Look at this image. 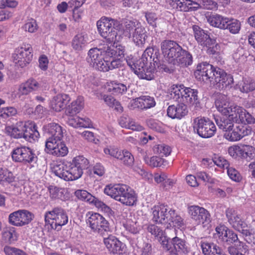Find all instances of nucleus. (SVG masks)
Here are the masks:
<instances>
[{
  "instance_id": "obj_19",
  "label": "nucleus",
  "mask_w": 255,
  "mask_h": 255,
  "mask_svg": "<svg viewBox=\"0 0 255 255\" xmlns=\"http://www.w3.org/2000/svg\"><path fill=\"white\" fill-rule=\"evenodd\" d=\"M188 209L191 218L197 224H208L210 222V214L205 208L198 206H191Z\"/></svg>"
},
{
  "instance_id": "obj_30",
  "label": "nucleus",
  "mask_w": 255,
  "mask_h": 255,
  "mask_svg": "<svg viewBox=\"0 0 255 255\" xmlns=\"http://www.w3.org/2000/svg\"><path fill=\"white\" fill-rule=\"evenodd\" d=\"M248 131L247 128L243 126H237L233 128L231 131L225 132V137L231 141H238L247 135Z\"/></svg>"
},
{
  "instance_id": "obj_16",
  "label": "nucleus",
  "mask_w": 255,
  "mask_h": 255,
  "mask_svg": "<svg viewBox=\"0 0 255 255\" xmlns=\"http://www.w3.org/2000/svg\"><path fill=\"white\" fill-rule=\"evenodd\" d=\"M88 214L87 224L93 232L102 233L110 230L109 223L102 215L98 213L88 212Z\"/></svg>"
},
{
  "instance_id": "obj_60",
  "label": "nucleus",
  "mask_w": 255,
  "mask_h": 255,
  "mask_svg": "<svg viewBox=\"0 0 255 255\" xmlns=\"http://www.w3.org/2000/svg\"><path fill=\"white\" fill-rule=\"evenodd\" d=\"M125 227L127 231L133 234H136L139 233V229L137 227L136 222L128 220L125 225Z\"/></svg>"
},
{
  "instance_id": "obj_55",
  "label": "nucleus",
  "mask_w": 255,
  "mask_h": 255,
  "mask_svg": "<svg viewBox=\"0 0 255 255\" xmlns=\"http://www.w3.org/2000/svg\"><path fill=\"white\" fill-rule=\"evenodd\" d=\"M154 152L162 155H169L171 151V148L165 144H158L154 147Z\"/></svg>"
},
{
  "instance_id": "obj_40",
  "label": "nucleus",
  "mask_w": 255,
  "mask_h": 255,
  "mask_svg": "<svg viewBox=\"0 0 255 255\" xmlns=\"http://www.w3.org/2000/svg\"><path fill=\"white\" fill-rule=\"evenodd\" d=\"M245 113V110L242 107L238 106L236 105H234V107H232V109L231 110L230 113L228 116L232 120L236 123H239L241 122V119H243V116Z\"/></svg>"
},
{
  "instance_id": "obj_1",
  "label": "nucleus",
  "mask_w": 255,
  "mask_h": 255,
  "mask_svg": "<svg viewBox=\"0 0 255 255\" xmlns=\"http://www.w3.org/2000/svg\"><path fill=\"white\" fill-rule=\"evenodd\" d=\"M43 129L45 133L49 134L45 141V152L56 157L67 155L68 148L63 140L62 127L57 124L52 123L44 126Z\"/></svg>"
},
{
  "instance_id": "obj_57",
  "label": "nucleus",
  "mask_w": 255,
  "mask_h": 255,
  "mask_svg": "<svg viewBox=\"0 0 255 255\" xmlns=\"http://www.w3.org/2000/svg\"><path fill=\"white\" fill-rule=\"evenodd\" d=\"M239 232L244 236L245 240L248 243L255 245V238L247 228H243Z\"/></svg>"
},
{
  "instance_id": "obj_17",
  "label": "nucleus",
  "mask_w": 255,
  "mask_h": 255,
  "mask_svg": "<svg viewBox=\"0 0 255 255\" xmlns=\"http://www.w3.org/2000/svg\"><path fill=\"white\" fill-rule=\"evenodd\" d=\"M33 215L26 210H19L10 213L8 216V223L13 226L22 227L28 224L32 220Z\"/></svg>"
},
{
  "instance_id": "obj_13",
  "label": "nucleus",
  "mask_w": 255,
  "mask_h": 255,
  "mask_svg": "<svg viewBox=\"0 0 255 255\" xmlns=\"http://www.w3.org/2000/svg\"><path fill=\"white\" fill-rule=\"evenodd\" d=\"M194 129L203 138H210L214 135L216 127L214 123L208 118H197L194 120Z\"/></svg>"
},
{
  "instance_id": "obj_51",
  "label": "nucleus",
  "mask_w": 255,
  "mask_h": 255,
  "mask_svg": "<svg viewBox=\"0 0 255 255\" xmlns=\"http://www.w3.org/2000/svg\"><path fill=\"white\" fill-rule=\"evenodd\" d=\"M90 203L94 204L97 208L106 213L110 214L112 211L110 207L95 197Z\"/></svg>"
},
{
  "instance_id": "obj_62",
  "label": "nucleus",
  "mask_w": 255,
  "mask_h": 255,
  "mask_svg": "<svg viewBox=\"0 0 255 255\" xmlns=\"http://www.w3.org/2000/svg\"><path fill=\"white\" fill-rule=\"evenodd\" d=\"M163 162V158L159 156H153L150 158L149 161L147 162V165L151 167H157L161 166Z\"/></svg>"
},
{
  "instance_id": "obj_14",
  "label": "nucleus",
  "mask_w": 255,
  "mask_h": 255,
  "mask_svg": "<svg viewBox=\"0 0 255 255\" xmlns=\"http://www.w3.org/2000/svg\"><path fill=\"white\" fill-rule=\"evenodd\" d=\"M14 61L18 66L23 68L32 61L33 49L30 44L23 43L16 48L13 55Z\"/></svg>"
},
{
  "instance_id": "obj_12",
  "label": "nucleus",
  "mask_w": 255,
  "mask_h": 255,
  "mask_svg": "<svg viewBox=\"0 0 255 255\" xmlns=\"http://www.w3.org/2000/svg\"><path fill=\"white\" fill-rule=\"evenodd\" d=\"M11 156L13 161L24 165L35 162L37 159L33 149L23 145L14 148L11 151Z\"/></svg>"
},
{
  "instance_id": "obj_26",
  "label": "nucleus",
  "mask_w": 255,
  "mask_h": 255,
  "mask_svg": "<svg viewBox=\"0 0 255 255\" xmlns=\"http://www.w3.org/2000/svg\"><path fill=\"white\" fill-rule=\"evenodd\" d=\"M176 105L169 106L167 109V115L172 119H180L188 113L187 107L184 102H179Z\"/></svg>"
},
{
  "instance_id": "obj_31",
  "label": "nucleus",
  "mask_w": 255,
  "mask_h": 255,
  "mask_svg": "<svg viewBox=\"0 0 255 255\" xmlns=\"http://www.w3.org/2000/svg\"><path fill=\"white\" fill-rule=\"evenodd\" d=\"M243 93H248L255 90V80L251 77H244L235 86Z\"/></svg>"
},
{
  "instance_id": "obj_2",
  "label": "nucleus",
  "mask_w": 255,
  "mask_h": 255,
  "mask_svg": "<svg viewBox=\"0 0 255 255\" xmlns=\"http://www.w3.org/2000/svg\"><path fill=\"white\" fill-rule=\"evenodd\" d=\"M161 51L165 60L169 64L188 67L193 62L192 55L175 41L164 40L160 44Z\"/></svg>"
},
{
  "instance_id": "obj_9",
  "label": "nucleus",
  "mask_w": 255,
  "mask_h": 255,
  "mask_svg": "<svg viewBox=\"0 0 255 255\" xmlns=\"http://www.w3.org/2000/svg\"><path fill=\"white\" fill-rule=\"evenodd\" d=\"M196 90L185 88L183 85L173 86L170 91V98L178 102L185 104H196L198 99Z\"/></svg>"
},
{
  "instance_id": "obj_6",
  "label": "nucleus",
  "mask_w": 255,
  "mask_h": 255,
  "mask_svg": "<svg viewBox=\"0 0 255 255\" xmlns=\"http://www.w3.org/2000/svg\"><path fill=\"white\" fill-rule=\"evenodd\" d=\"M7 131L13 138H24L31 142L37 140L40 136L37 127L33 122L20 123L15 126L8 127Z\"/></svg>"
},
{
  "instance_id": "obj_33",
  "label": "nucleus",
  "mask_w": 255,
  "mask_h": 255,
  "mask_svg": "<svg viewBox=\"0 0 255 255\" xmlns=\"http://www.w3.org/2000/svg\"><path fill=\"white\" fill-rule=\"evenodd\" d=\"M67 123L71 127L75 128H90L91 125V120L89 118H81L78 116H69Z\"/></svg>"
},
{
  "instance_id": "obj_27",
  "label": "nucleus",
  "mask_w": 255,
  "mask_h": 255,
  "mask_svg": "<svg viewBox=\"0 0 255 255\" xmlns=\"http://www.w3.org/2000/svg\"><path fill=\"white\" fill-rule=\"evenodd\" d=\"M40 86V84L36 80L30 78L19 86L17 93L18 97L26 95L30 92L37 91L39 89Z\"/></svg>"
},
{
  "instance_id": "obj_50",
  "label": "nucleus",
  "mask_w": 255,
  "mask_h": 255,
  "mask_svg": "<svg viewBox=\"0 0 255 255\" xmlns=\"http://www.w3.org/2000/svg\"><path fill=\"white\" fill-rule=\"evenodd\" d=\"M73 164L81 168L82 170L88 167L89 162L83 156H77L73 158L72 162Z\"/></svg>"
},
{
  "instance_id": "obj_49",
  "label": "nucleus",
  "mask_w": 255,
  "mask_h": 255,
  "mask_svg": "<svg viewBox=\"0 0 255 255\" xmlns=\"http://www.w3.org/2000/svg\"><path fill=\"white\" fill-rule=\"evenodd\" d=\"M225 25V29H229L230 32L233 34L238 33L241 28V23L237 19H229L228 18V21H227Z\"/></svg>"
},
{
  "instance_id": "obj_54",
  "label": "nucleus",
  "mask_w": 255,
  "mask_h": 255,
  "mask_svg": "<svg viewBox=\"0 0 255 255\" xmlns=\"http://www.w3.org/2000/svg\"><path fill=\"white\" fill-rule=\"evenodd\" d=\"M170 226H173L179 228L184 226V220L176 212V211L173 216V218H171V221L169 224Z\"/></svg>"
},
{
  "instance_id": "obj_23",
  "label": "nucleus",
  "mask_w": 255,
  "mask_h": 255,
  "mask_svg": "<svg viewBox=\"0 0 255 255\" xmlns=\"http://www.w3.org/2000/svg\"><path fill=\"white\" fill-rule=\"evenodd\" d=\"M226 214L230 224L236 230L239 231L243 228L248 227L246 223L241 219L240 216L234 209L228 208Z\"/></svg>"
},
{
  "instance_id": "obj_48",
  "label": "nucleus",
  "mask_w": 255,
  "mask_h": 255,
  "mask_svg": "<svg viewBox=\"0 0 255 255\" xmlns=\"http://www.w3.org/2000/svg\"><path fill=\"white\" fill-rule=\"evenodd\" d=\"M155 65L148 64L145 67L144 70L139 76V78L147 80H151L154 77Z\"/></svg>"
},
{
  "instance_id": "obj_22",
  "label": "nucleus",
  "mask_w": 255,
  "mask_h": 255,
  "mask_svg": "<svg viewBox=\"0 0 255 255\" xmlns=\"http://www.w3.org/2000/svg\"><path fill=\"white\" fill-rule=\"evenodd\" d=\"M192 28L195 38L201 46H209L214 42V39L210 37L208 31L196 25H193Z\"/></svg>"
},
{
  "instance_id": "obj_35",
  "label": "nucleus",
  "mask_w": 255,
  "mask_h": 255,
  "mask_svg": "<svg viewBox=\"0 0 255 255\" xmlns=\"http://www.w3.org/2000/svg\"><path fill=\"white\" fill-rule=\"evenodd\" d=\"M132 37L133 42L136 45L140 47L143 46L147 37L145 29L142 26H138L132 32Z\"/></svg>"
},
{
  "instance_id": "obj_28",
  "label": "nucleus",
  "mask_w": 255,
  "mask_h": 255,
  "mask_svg": "<svg viewBox=\"0 0 255 255\" xmlns=\"http://www.w3.org/2000/svg\"><path fill=\"white\" fill-rule=\"evenodd\" d=\"M69 101L70 98L67 95L58 94L53 98L50 102V106L56 112H60L66 107Z\"/></svg>"
},
{
  "instance_id": "obj_5",
  "label": "nucleus",
  "mask_w": 255,
  "mask_h": 255,
  "mask_svg": "<svg viewBox=\"0 0 255 255\" xmlns=\"http://www.w3.org/2000/svg\"><path fill=\"white\" fill-rule=\"evenodd\" d=\"M125 47L121 45L114 43L106 44L101 48H94L89 50L87 61L94 67V64H98L104 58L116 57L124 54Z\"/></svg>"
},
{
  "instance_id": "obj_4",
  "label": "nucleus",
  "mask_w": 255,
  "mask_h": 255,
  "mask_svg": "<svg viewBox=\"0 0 255 255\" xmlns=\"http://www.w3.org/2000/svg\"><path fill=\"white\" fill-rule=\"evenodd\" d=\"M104 192L126 206H132L137 201V195L135 191L125 184L106 186Z\"/></svg>"
},
{
  "instance_id": "obj_11",
  "label": "nucleus",
  "mask_w": 255,
  "mask_h": 255,
  "mask_svg": "<svg viewBox=\"0 0 255 255\" xmlns=\"http://www.w3.org/2000/svg\"><path fill=\"white\" fill-rule=\"evenodd\" d=\"M45 221L52 229L59 231L68 223V217L64 209L57 207L46 213Z\"/></svg>"
},
{
  "instance_id": "obj_18",
  "label": "nucleus",
  "mask_w": 255,
  "mask_h": 255,
  "mask_svg": "<svg viewBox=\"0 0 255 255\" xmlns=\"http://www.w3.org/2000/svg\"><path fill=\"white\" fill-rule=\"evenodd\" d=\"M122 75L124 76H125L128 79H125L123 83L115 81L111 82L110 85H109L108 91L113 94H125L132 85V81L130 78L131 73L125 69L122 70Z\"/></svg>"
},
{
  "instance_id": "obj_64",
  "label": "nucleus",
  "mask_w": 255,
  "mask_h": 255,
  "mask_svg": "<svg viewBox=\"0 0 255 255\" xmlns=\"http://www.w3.org/2000/svg\"><path fill=\"white\" fill-rule=\"evenodd\" d=\"M23 28L25 31L33 33L37 30V24L36 21L32 19L24 24Z\"/></svg>"
},
{
  "instance_id": "obj_45",
  "label": "nucleus",
  "mask_w": 255,
  "mask_h": 255,
  "mask_svg": "<svg viewBox=\"0 0 255 255\" xmlns=\"http://www.w3.org/2000/svg\"><path fill=\"white\" fill-rule=\"evenodd\" d=\"M255 148L249 145H244L241 147L240 156L247 160H251L254 156Z\"/></svg>"
},
{
  "instance_id": "obj_21",
  "label": "nucleus",
  "mask_w": 255,
  "mask_h": 255,
  "mask_svg": "<svg viewBox=\"0 0 255 255\" xmlns=\"http://www.w3.org/2000/svg\"><path fill=\"white\" fill-rule=\"evenodd\" d=\"M215 231V235H217L222 241L228 244L235 243L238 240L237 235L224 225L217 226Z\"/></svg>"
},
{
  "instance_id": "obj_15",
  "label": "nucleus",
  "mask_w": 255,
  "mask_h": 255,
  "mask_svg": "<svg viewBox=\"0 0 255 255\" xmlns=\"http://www.w3.org/2000/svg\"><path fill=\"white\" fill-rule=\"evenodd\" d=\"M162 248L173 254H186L188 252V246L185 240L177 236L170 239H164Z\"/></svg>"
},
{
  "instance_id": "obj_46",
  "label": "nucleus",
  "mask_w": 255,
  "mask_h": 255,
  "mask_svg": "<svg viewBox=\"0 0 255 255\" xmlns=\"http://www.w3.org/2000/svg\"><path fill=\"white\" fill-rule=\"evenodd\" d=\"M105 103L110 107L114 108L119 112L123 111V107L120 103L117 101L113 97L104 95L102 97Z\"/></svg>"
},
{
  "instance_id": "obj_29",
  "label": "nucleus",
  "mask_w": 255,
  "mask_h": 255,
  "mask_svg": "<svg viewBox=\"0 0 255 255\" xmlns=\"http://www.w3.org/2000/svg\"><path fill=\"white\" fill-rule=\"evenodd\" d=\"M199 246L204 255H220L221 254V249L218 246L205 239H201Z\"/></svg>"
},
{
  "instance_id": "obj_3",
  "label": "nucleus",
  "mask_w": 255,
  "mask_h": 255,
  "mask_svg": "<svg viewBox=\"0 0 255 255\" xmlns=\"http://www.w3.org/2000/svg\"><path fill=\"white\" fill-rule=\"evenodd\" d=\"M196 78L205 83L212 82L219 84L222 88L227 87L233 83V76L227 74L224 70L214 67L207 62L198 64L194 73Z\"/></svg>"
},
{
  "instance_id": "obj_42",
  "label": "nucleus",
  "mask_w": 255,
  "mask_h": 255,
  "mask_svg": "<svg viewBox=\"0 0 255 255\" xmlns=\"http://www.w3.org/2000/svg\"><path fill=\"white\" fill-rule=\"evenodd\" d=\"M13 173L6 169L0 168V184L6 185L14 181Z\"/></svg>"
},
{
  "instance_id": "obj_37",
  "label": "nucleus",
  "mask_w": 255,
  "mask_h": 255,
  "mask_svg": "<svg viewBox=\"0 0 255 255\" xmlns=\"http://www.w3.org/2000/svg\"><path fill=\"white\" fill-rule=\"evenodd\" d=\"M147 231L151 233V235L154 236L155 237L158 238L159 242L160 243L162 246V241L165 239H167V237L165 236V233L160 227L157 226L149 224L146 225Z\"/></svg>"
},
{
  "instance_id": "obj_10",
  "label": "nucleus",
  "mask_w": 255,
  "mask_h": 255,
  "mask_svg": "<svg viewBox=\"0 0 255 255\" xmlns=\"http://www.w3.org/2000/svg\"><path fill=\"white\" fill-rule=\"evenodd\" d=\"M169 4L173 8L180 11H188L192 9L191 5H196L194 8H198L201 5L204 8L212 9L216 7L217 3L212 0H197V2L192 0H168Z\"/></svg>"
},
{
  "instance_id": "obj_38",
  "label": "nucleus",
  "mask_w": 255,
  "mask_h": 255,
  "mask_svg": "<svg viewBox=\"0 0 255 255\" xmlns=\"http://www.w3.org/2000/svg\"><path fill=\"white\" fill-rule=\"evenodd\" d=\"M141 58L151 65V64L155 65V64L157 65L158 61L157 52L154 53V49L151 47H147L145 50Z\"/></svg>"
},
{
  "instance_id": "obj_52",
  "label": "nucleus",
  "mask_w": 255,
  "mask_h": 255,
  "mask_svg": "<svg viewBox=\"0 0 255 255\" xmlns=\"http://www.w3.org/2000/svg\"><path fill=\"white\" fill-rule=\"evenodd\" d=\"M75 196L80 200L91 202L94 196L86 190H78L75 192Z\"/></svg>"
},
{
  "instance_id": "obj_44",
  "label": "nucleus",
  "mask_w": 255,
  "mask_h": 255,
  "mask_svg": "<svg viewBox=\"0 0 255 255\" xmlns=\"http://www.w3.org/2000/svg\"><path fill=\"white\" fill-rule=\"evenodd\" d=\"M84 107V99L82 97H79L72 102L69 106L68 113L70 115H74L79 113Z\"/></svg>"
},
{
  "instance_id": "obj_7",
  "label": "nucleus",
  "mask_w": 255,
  "mask_h": 255,
  "mask_svg": "<svg viewBox=\"0 0 255 255\" xmlns=\"http://www.w3.org/2000/svg\"><path fill=\"white\" fill-rule=\"evenodd\" d=\"M100 35L106 39L109 44L119 41L118 30L121 28L120 22L116 20L107 17H102L97 22Z\"/></svg>"
},
{
  "instance_id": "obj_25",
  "label": "nucleus",
  "mask_w": 255,
  "mask_h": 255,
  "mask_svg": "<svg viewBox=\"0 0 255 255\" xmlns=\"http://www.w3.org/2000/svg\"><path fill=\"white\" fill-rule=\"evenodd\" d=\"M104 244L108 251L113 254H120L124 247L123 244L113 235L104 238Z\"/></svg>"
},
{
  "instance_id": "obj_24",
  "label": "nucleus",
  "mask_w": 255,
  "mask_h": 255,
  "mask_svg": "<svg viewBox=\"0 0 255 255\" xmlns=\"http://www.w3.org/2000/svg\"><path fill=\"white\" fill-rule=\"evenodd\" d=\"M234 105L230 102V99L225 95H219L215 101V106L217 110L225 116L229 114Z\"/></svg>"
},
{
  "instance_id": "obj_34",
  "label": "nucleus",
  "mask_w": 255,
  "mask_h": 255,
  "mask_svg": "<svg viewBox=\"0 0 255 255\" xmlns=\"http://www.w3.org/2000/svg\"><path fill=\"white\" fill-rule=\"evenodd\" d=\"M208 22L212 26L221 29H225V24L228 21V18L222 15L214 14L207 16Z\"/></svg>"
},
{
  "instance_id": "obj_39",
  "label": "nucleus",
  "mask_w": 255,
  "mask_h": 255,
  "mask_svg": "<svg viewBox=\"0 0 255 255\" xmlns=\"http://www.w3.org/2000/svg\"><path fill=\"white\" fill-rule=\"evenodd\" d=\"M245 113V110L242 107L238 106L236 105H234V107H232V109L231 110L230 113L228 116L232 120L236 123H239L241 122V119H243V116Z\"/></svg>"
},
{
  "instance_id": "obj_36",
  "label": "nucleus",
  "mask_w": 255,
  "mask_h": 255,
  "mask_svg": "<svg viewBox=\"0 0 255 255\" xmlns=\"http://www.w3.org/2000/svg\"><path fill=\"white\" fill-rule=\"evenodd\" d=\"M165 204H160L154 206L152 209V220L156 223L163 224V215L166 210L165 209Z\"/></svg>"
},
{
  "instance_id": "obj_61",
  "label": "nucleus",
  "mask_w": 255,
  "mask_h": 255,
  "mask_svg": "<svg viewBox=\"0 0 255 255\" xmlns=\"http://www.w3.org/2000/svg\"><path fill=\"white\" fill-rule=\"evenodd\" d=\"M166 210V212L164 214L163 216V224H169L171 221V218H173L174 213L175 211L174 209L170 208L168 205H165V209Z\"/></svg>"
},
{
  "instance_id": "obj_32",
  "label": "nucleus",
  "mask_w": 255,
  "mask_h": 255,
  "mask_svg": "<svg viewBox=\"0 0 255 255\" xmlns=\"http://www.w3.org/2000/svg\"><path fill=\"white\" fill-rule=\"evenodd\" d=\"M88 36L87 34L78 33L74 36L72 40V47L76 51H82L88 43Z\"/></svg>"
},
{
  "instance_id": "obj_53",
  "label": "nucleus",
  "mask_w": 255,
  "mask_h": 255,
  "mask_svg": "<svg viewBox=\"0 0 255 255\" xmlns=\"http://www.w3.org/2000/svg\"><path fill=\"white\" fill-rule=\"evenodd\" d=\"M148 64V63H146L145 60L141 58L134 64L132 70L134 73L139 77L140 75V73H141L143 70H144L145 67Z\"/></svg>"
},
{
  "instance_id": "obj_43",
  "label": "nucleus",
  "mask_w": 255,
  "mask_h": 255,
  "mask_svg": "<svg viewBox=\"0 0 255 255\" xmlns=\"http://www.w3.org/2000/svg\"><path fill=\"white\" fill-rule=\"evenodd\" d=\"M117 159L128 166H132L134 162V157L130 152L127 150H121Z\"/></svg>"
},
{
  "instance_id": "obj_41",
  "label": "nucleus",
  "mask_w": 255,
  "mask_h": 255,
  "mask_svg": "<svg viewBox=\"0 0 255 255\" xmlns=\"http://www.w3.org/2000/svg\"><path fill=\"white\" fill-rule=\"evenodd\" d=\"M216 122L219 128L225 132L231 131L234 126V122L229 117L216 119Z\"/></svg>"
},
{
  "instance_id": "obj_59",
  "label": "nucleus",
  "mask_w": 255,
  "mask_h": 255,
  "mask_svg": "<svg viewBox=\"0 0 255 255\" xmlns=\"http://www.w3.org/2000/svg\"><path fill=\"white\" fill-rule=\"evenodd\" d=\"M227 169L228 175L232 180L236 182H239L241 180L240 173L235 168L229 166Z\"/></svg>"
},
{
  "instance_id": "obj_8",
  "label": "nucleus",
  "mask_w": 255,
  "mask_h": 255,
  "mask_svg": "<svg viewBox=\"0 0 255 255\" xmlns=\"http://www.w3.org/2000/svg\"><path fill=\"white\" fill-rule=\"evenodd\" d=\"M52 171L55 175L65 181H72L79 179L83 174V170L70 162L68 165L63 162L53 165Z\"/></svg>"
},
{
  "instance_id": "obj_63",
  "label": "nucleus",
  "mask_w": 255,
  "mask_h": 255,
  "mask_svg": "<svg viewBox=\"0 0 255 255\" xmlns=\"http://www.w3.org/2000/svg\"><path fill=\"white\" fill-rule=\"evenodd\" d=\"M145 16L148 23L151 25L153 27H156V20H157V16L156 14L152 12H147L145 13Z\"/></svg>"
},
{
  "instance_id": "obj_47",
  "label": "nucleus",
  "mask_w": 255,
  "mask_h": 255,
  "mask_svg": "<svg viewBox=\"0 0 255 255\" xmlns=\"http://www.w3.org/2000/svg\"><path fill=\"white\" fill-rule=\"evenodd\" d=\"M50 197L53 199H61L64 200L66 199L65 197V190L62 188H59L55 186H50L49 187Z\"/></svg>"
},
{
  "instance_id": "obj_20",
  "label": "nucleus",
  "mask_w": 255,
  "mask_h": 255,
  "mask_svg": "<svg viewBox=\"0 0 255 255\" xmlns=\"http://www.w3.org/2000/svg\"><path fill=\"white\" fill-rule=\"evenodd\" d=\"M156 103L153 97L149 96H141L130 100L128 107L130 109L136 108L146 110L155 106Z\"/></svg>"
},
{
  "instance_id": "obj_56",
  "label": "nucleus",
  "mask_w": 255,
  "mask_h": 255,
  "mask_svg": "<svg viewBox=\"0 0 255 255\" xmlns=\"http://www.w3.org/2000/svg\"><path fill=\"white\" fill-rule=\"evenodd\" d=\"M106 57L104 58V60L100 61L98 64H94V67L100 71L107 72L110 70V61L105 59Z\"/></svg>"
},
{
  "instance_id": "obj_58",
  "label": "nucleus",
  "mask_w": 255,
  "mask_h": 255,
  "mask_svg": "<svg viewBox=\"0 0 255 255\" xmlns=\"http://www.w3.org/2000/svg\"><path fill=\"white\" fill-rule=\"evenodd\" d=\"M5 255H27L22 250L10 246H5L3 248Z\"/></svg>"
}]
</instances>
